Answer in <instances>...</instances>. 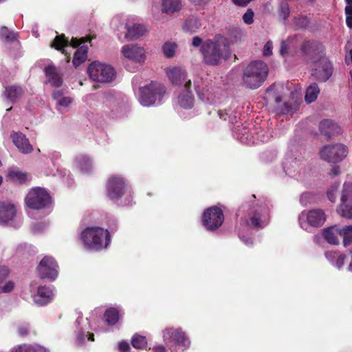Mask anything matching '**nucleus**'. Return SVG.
I'll use <instances>...</instances> for the list:
<instances>
[{
  "mask_svg": "<svg viewBox=\"0 0 352 352\" xmlns=\"http://www.w3.org/2000/svg\"><path fill=\"white\" fill-rule=\"evenodd\" d=\"M204 61L209 65H218L229 55L228 40L217 36L214 41H207L201 47Z\"/></svg>",
  "mask_w": 352,
  "mask_h": 352,
  "instance_id": "1",
  "label": "nucleus"
},
{
  "mask_svg": "<svg viewBox=\"0 0 352 352\" xmlns=\"http://www.w3.org/2000/svg\"><path fill=\"white\" fill-rule=\"evenodd\" d=\"M80 239L87 249L99 252L108 247L111 236L107 229L100 227H88L82 232Z\"/></svg>",
  "mask_w": 352,
  "mask_h": 352,
  "instance_id": "2",
  "label": "nucleus"
},
{
  "mask_svg": "<svg viewBox=\"0 0 352 352\" xmlns=\"http://www.w3.org/2000/svg\"><path fill=\"white\" fill-rule=\"evenodd\" d=\"M268 74L267 65L263 61L256 60L250 63L243 72V84L251 89L261 86Z\"/></svg>",
  "mask_w": 352,
  "mask_h": 352,
  "instance_id": "3",
  "label": "nucleus"
},
{
  "mask_svg": "<svg viewBox=\"0 0 352 352\" xmlns=\"http://www.w3.org/2000/svg\"><path fill=\"white\" fill-rule=\"evenodd\" d=\"M139 92L138 100L144 107L160 104L166 98L164 85L157 82H152L140 87Z\"/></svg>",
  "mask_w": 352,
  "mask_h": 352,
  "instance_id": "4",
  "label": "nucleus"
},
{
  "mask_svg": "<svg viewBox=\"0 0 352 352\" xmlns=\"http://www.w3.org/2000/svg\"><path fill=\"white\" fill-rule=\"evenodd\" d=\"M327 215L322 209L314 208L304 210L298 217L299 226L307 232L322 226L326 221Z\"/></svg>",
  "mask_w": 352,
  "mask_h": 352,
  "instance_id": "5",
  "label": "nucleus"
},
{
  "mask_svg": "<svg viewBox=\"0 0 352 352\" xmlns=\"http://www.w3.org/2000/svg\"><path fill=\"white\" fill-rule=\"evenodd\" d=\"M87 74L91 80L101 83L111 82L116 77V70L111 65L99 61L89 64Z\"/></svg>",
  "mask_w": 352,
  "mask_h": 352,
  "instance_id": "6",
  "label": "nucleus"
},
{
  "mask_svg": "<svg viewBox=\"0 0 352 352\" xmlns=\"http://www.w3.org/2000/svg\"><path fill=\"white\" fill-rule=\"evenodd\" d=\"M162 336L166 344H173L182 352L190 347L191 341L189 336L180 327H166L162 331Z\"/></svg>",
  "mask_w": 352,
  "mask_h": 352,
  "instance_id": "7",
  "label": "nucleus"
},
{
  "mask_svg": "<svg viewBox=\"0 0 352 352\" xmlns=\"http://www.w3.org/2000/svg\"><path fill=\"white\" fill-rule=\"evenodd\" d=\"M26 206L34 210L47 207L51 203V197L43 188L35 187L30 190L25 198Z\"/></svg>",
  "mask_w": 352,
  "mask_h": 352,
  "instance_id": "8",
  "label": "nucleus"
},
{
  "mask_svg": "<svg viewBox=\"0 0 352 352\" xmlns=\"http://www.w3.org/2000/svg\"><path fill=\"white\" fill-rule=\"evenodd\" d=\"M319 154L322 160L329 163H338L346 157L348 148L341 143L327 144L320 148Z\"/></svg>",
  "mask_w": 352,
  "mask_h": 352,
  "instance_id": "9",
  "label": "nucleus"
},
{
  "mask_svg": "<svg viewBox=\"0 0 352 352\" xmlns=\"http://www.w3.org/2000/svg\"><path fill=\"white\" fill-rule=\"evenodd\" d=\"M224 220L221 208L212 206L206 209L202 216V224L208 230H214L219 228Z\"/></svg>",
  "mask_w": 352,
  "mask_h": 352,
  "instance_id": "10",
  "label": "nucleus"
},
{
  "mask_svg": "<svg viewBox=\"0 0 352 352\" xmlns=\"http://www.w3.org/2000/svg\"><path fill=\"white\" fill-rule=\"evenodd\" d=\"M107 193L110 199L118 201L125 193L126 184L120 175L110 177L107 183Z\"/></svg>",
  "mask_w": 352,
  "mask_h": 352,
  "instance_id": "11",
  "label": "nucleus"
},
{
  "mask_svg": "<svg viewBox=\"0 0 352 352\" xmlns=\"http://www.w3.org/2000/svg\"><path fill=\"white\" fill-rule=\"evenodd\" d=\"M338 214L346 219H352V183H344L341 192Z\"/></svg>",
  "mask_w": 352,
  "mask_h": 352,
  "instance_id": "12",
  "label": "nucleus"
},
{
  "mask_svg": "<svg viewBox=\"0 0 352 352\" xmlns=\"http://www.w3.org/2000/svg\"><path fill=\"white\" fill-rule=\"evenodd\" d=\"M248 224L253 228H263L268 223L269 210L265 206H256L250 209Z\"/></svg>",
  "mask_w": 352,
  "mask_h": 352,
  "instance_id": "13",
  "label": "nucleus"
},
{
  "mask_svg": "<svg viewBox=\"0 0 352 352\" xmlns=\"http://www.w3.org/2000/svg\"><path fill=\"white\" fill-rule=\"evenodd\" d=\"M120 52L124 58L136 63L142 64L146 59V50L137 43L124 45Z\"/></svg>",
  "mask_w": 352,
  "mask_h": 352,
  "instance_id": "14",
  "label": "nucleus"
},
{
  "mask_svg": "<svg viewBox=\"0 0 352 352\" xmlns=\"http://www.w3.org/2000/svg\"><path fill=\"white\" fill-rule=\"evenodd\" d=\"M168 80L175 86L191 87V80L187 77L186 70L180 66H170L165 69Z\"/></svg>",
  "mask_w": 352,
  "mask_h": 352,
  "instance_id": "15",
  "label": "nucleus"
},
{
  "mask_svg": "<svg viewBox=\"0 0 352 352\" xmlns=\"http://www.w3.org/2000/svg\"><path fill=\"white\" fill-rule=\"evenodd\" d=\"M0 223L19 226L21 221L18 218L16 206L9 201L0 203Z\"/></svg>",
  "mask_w": 352,
  "mask_h": 352,
  "instance_id": "16",
  "label": "nucleus"
},
{
  "mask_svg": "<svg viewBox=\"0 0 352 352\" xmlns=\"http://www.w3.org/2000/svg\"><path fill=\"white\" fill-rule=\"evenodd\" d=\"M74 326L76 336V342L78 344H84L86 340L94 341V334L89 332L91 329L90 322L87 318L78 316Z\"/></svg>",
  "mask_w": 352,
  "mask_h": 352,
  "instance_id": "17",
  "label": "nucleus"
},
{
  "mask_svg": "<svg viewBox=\"0 0 352 352\" xmlns=\"http://www.w3.org/2000/svg\"><path fill=\"white\" fill-rule=\"evenodd\" d=\"M37 270L41 278L55 280L58 274V265L55 260L50 256H45L41 261Z\"/></svg>",
  "mask_w": 352,
  "mask_h": 352,
  "instance_id": "18",
  "label": "nucleus"
},
{
  "mask_svg": "<svg viewBox=\"0 0 352 352\" xmlns=\"http://www.w3.org/2000/svg\"><path fill=\"white\" fill-rule=\"evenodd\" d=\"M118 31L124 29L126 30L124 38L128 41L137 39L147 32L148 29L141 24H131L129 22L123 21L116 27Z\"/></svg>",
  "mask_w": 352,
  "mask_h": 352,
  "instance_id": "19",
  "label": "nucleus"
},
{
  "mask_svg": "<svg viewBox=\"0 0 352 352\" xmlns=\"http://www.w3.org/2000/svg\"><path fill=\"white\" fill-rule=\"evenodd\" d=\"M10 138L13 144L21 153L29 154L33 151V147L30 144L28 139L22 133L12 131Z\"/></svg>",
  "mask_w": 352,
  "mask_h": 352,
  "instance_id": "20",
  "label": "nucleus"
},
{
  "mask_svg": "<svg viewBox=\"0 0 352 352\" xmlns=\"http://www.w3.org/2000/svg\"><path fill=\"white\" fill-rule=\"evenodd\" d=\"M85 41L82 39L79 41L77 38H72L71 41L72 46H69L68 43V40L65 38L64 35H58L55 37L54 41L51 44L52 47H54L57 50L62 51V52L65 54H67L68 48H74L77 46L81 45L82 43Z\"/></svg>",
  "mask_w": 352,
  "mask_h": 352,
  "instance_id": "21",
  "label": "nucleus"
},
{
  "mask_svg": "<svg viewBox=\"0 0 352 352\" xmlns=\"http://www.w3.org/2000/svg\"><path fill=\"white\" fill-rule=\"evenodd\" d=\"M194 102L195 98L190 87H183L176 98V104L181 108L188 109L193 107Z\"/></svg>",
  "mask_w": 352,
  "mask_h": 352,
  "instance_id": "22",
  "label": "nucleus"
},
{
  "mask_svg": "<svg viewBox=\"0 0 352 352\" xmlns=\"http://www.w3.org/2000/svg\"><path fill=\"white\" fill-rule=\"evenodd\" d=\"M54 296V290L49 287H39L36 294L33 297L34 302L40 306H43L50 302Z\"/></svg>",
  "mask_w": 352,
  "mask_h": 352,
  "instance_id": "23",
  "label": "nucleus"
},
{
  "mask_svg": "<svg viewBox=\"0 0 352 352\" xmlns=\"http://www.w3.org/2000/svg\"><path fill=\"white\" fill-rule=\"evenodd\" d=\"M47 81L52 86L59 87L63 83L62 75L58 72L57 69L53 65H49L45 68Z\"/></svg>",
  "mask_w": 352,
  "mask_h": 352,
  "instance_id": "24",
  "label": "nucleus"
},
{
  "mask_svg": "<svg viewBox=\"0 0 352 352\" xmlns=\"http://www.w3.org/2000/svg\"><path fill=\"white\" fill-rule=\"evenodd\" d=\"M319 129L321 133L327 137H331L341 133L340 127L331 120H324L321 121Z\"/></svg>",
  "mask_w": 352,
  "mask_h": 352,
  "instance_id": "25",
  "label": "nucleus"
},
{
  "mask_svg": "<svg viewBox=\"0 0 352 352\" xmlns=\"http://www.w3.org/2000/svg\"><path fill=\"white\" fill-rule=\"evenodd\" d=\"M302 51L307 55L322 56L324 53V46L316 41H305L302 45Z\"/></svg>",
  "mask_w": 352,
  "mask_h": 352,
  "instance_id": "26",
  "label": "nucleus"
},
{
  "mask_svg": "<svg viewBox=\"0 0 352 352\" xmlns=\"http://www.w3.org/2000/svg\"><path fill=\"white\" fill-rule=\"evenodd\" d=\"M52 97L56 101V109L62 113L66 112L67 108L73 102L72 97L64 96L60 91H54Z\"/></svg>",
  "mask_w": 352,
  "mask_h": 352,
  "instance_id": "27",
  "label": "nucleus"
},
{
  "mask_svg": "<svg viewBox=\"0 0 352 352\" xmlns=\"http://www.w3.org/2000/svg\"><path fill=\"white\" fill-rule=\"evenodd\" d=\"M342 228L338 225H335L322 231V234L324 239L330 244L337 245L339 243L338 236H341Z\"/></svg>",
  "mask_w": 352,
  "mask_h": 352,
  "instance_id": "28",
  "label": "nucleus"
},
{
  "mask_svg": "<svg viewBox=\"0 0 352 352\" xmlns=\"http://www.w3.org/2000/svg\"><path fill=\"white\" fill-rule=\"evenodd\" d=\"M332 64L327 60H324L322 66L314 71L313 75L321 81H327L332 75Z\"/></svg>",
  "mask_w": 352,
  "mask_h": 352,
  "instance_id": "29",
  "label": "nucleus"
},
{
  "mask_svg": "<svg viewBox=\"0 0 352 352\" xmlns=\"http://www.w3.org/2000/svg\"><path fill=\"white\" fill-rule=\"evenodd\" d=\"M161 10L166 14L177 12L182 8V0H160Z\"/></svg>",
  "mask_w": 352,
  "mask_h": 352,
  "instance_id": "30",
  "label": "nucleus"
},
{
  "mask_svg": "<svg viewBox=\"0 0 352 352\" xmlns=\"http://www.w3.org/2000/svg\"><path fill=\"white\" fill-rule=\"evenodd\" d=\"M75 163L78 169L82 173H89L92 170V161L90 157L87 155H78L76 158Z\"/></svg>",
  "mask_w": 352,
  "mask_h": 352,
  "instance_id": "31",
  "label": "nucleus"
},
{
  "mask_svg": "<svg viewBox=\"0 0 352 352\" xmlns=\"http://www.w3.org/2000/svg\"><path fill=\"white\" fill-rule=\"evenodd\" d=\"M296 36H291L286 40H283L280 43V54L281 56H286L291 54L296 48Z\"/></svg>",
  "mask_w": 352,
  "mask_h": 352,
  "instance_id": "32",
  "label": "nucleus"
},
{
  "mask_svg": "<svg viewBox=\"0 0 352 352\" xmlns=\"http://www.w3.org/2000/svg\"><path fill=\"white\" fill-rule=\"evenodd\" d=\"M300 166V161L296 158H292L290 155H287L285 162H283V168L289 176H293L294 173L297 171Z\"/></svg>",
  "mask_w": 352,
  "mask_h": 352,
  "instance_id": "33",
  "label": "nucleus"
},
{
  "mask_svg": "<svg viewBox=\"0 0 352 352\" xmlns=\"http://www.w3.org/2000/svg\"><path fill=\"white\" fill-rule=\"evenodd\" d=\"M87 58V47L82 45L76 50L74 53L73 65L75 67L83 63Z\"/></svg>",
  "mask_w": 352,
  "mask_h": 352,
  "instance_id": "34",
  "label": "nucleus"
},
{
  "mask_svg": "<svg viewBox=\"0 0 352 352\" xmlns=\"http://www.w3.org/2000/svg\"><path fill=\"white\" fill-rule=\"evenodd\" d=\"M23 93L22 87L12 85L6 88L5 96L8 100L15 101Z\"/></svg>",
  "mask_w": 352,
  "mask_h": 352,
  "instance_id": "35",
  "label": "nucleus"
},
{
  "mask_svg": "<svg viewBox=\"0 0 352 352\" xmlns=\"http://www.w3.org/2000/svg\"><path fill=\"white\" fill-rule=\"evenodd\" d=\"M320 93V89L316 83L311 84L306 90L305 100L309 104L315 101Z\"/></svg>",
  "mask_w": 352,
  "mask_h": 352,
  "instance_id": "36",
  "label": "nucleus"
},
{
  "mask_svg": "<svg viewBox=\"0 0 352 352\" xmlns=\"http://www.w3.org/2000/svg\"><path fill=\"white\" fill-rule=\"evenodd\" d=\"M201 26L199 21L195 17L190 18L186 21L183 25V29L186 32H195Z\"/></svg>",
  "mask_w": 352,
  "mask_h": 352,
  "instance_id": "37",
  "label": "nucleus"
},
{
  "mask_svg": "<svg viewBox=\"0 0 352 352\" xmlns=\"http://www.w3.org/2000/svg\"><path fill=\"white\" fill-rule=\"evenodd\" d=\"M104 319L108 324H115L119 319L118 311L115 308L107 309L104 314Z\"/></svg>",
  "mask_w": 352,
  "mask_h": 352,
  "instance_id": "38",
  "label": "nucleus"
},
{
  "mask_svg": "<svg viewBox=\"0 0 352 352\" xmlns=\"http://www.w3.org/2000/svg\"><path fill=\"white\" fill-rule=\"evenodd\" d=\"M8 177L15 182H23L27 179V174L16 169H10L8 171Z\"/></svg>",
  "mask_w": 352,
  "mask_h": 352,
  "instance_id": "39",
  "label": "nucleus"
},
{
  "mask_svg": "<svg viewBox=\"0 0 352 352\" xmlns=\"http://www.w3.org/2000/svg\"><path fill=\"white\" fill-rule=\"evenodd\" d=\"M177 45L173 41H167L162 46V51L164 56L168 58H172L174 56Z\"/></svg>",
  "mask_w": 352,
  "mask_h": 352,
  "instance_id": "40",
  "label": "nucleus"
},
{
  "mask_svg": "<svg viewBox=\"0 0 352 352\" xmlns=\"http://www.w3.org/2000/svg\"><path fill=\"white\" fill-rule=\"evenodd\" d=\"M341 236L343 238V244L344 247L352 243V226L342 227Z\"/></svg>",
  "mask_w": 352,
  "mask_h": 352,
  "instance_id": "41",
  "label": "nucleus"
},
{
  "mask_svg": "<svg viewBox=\"0 0 352 352\" xmlns=\"http://www.w3.org/2000/svg\"><path fill=\"white\" fill-rule=\"evenodd\" d=\"M131 344L136 349H144L147 345V340L145 336L135 334L131 339Z\"/></svg>",
  "mask_w": 352,
  "mask_h": 352,
  "instance_id": "42",
  "label": "nucleus"
},
{
  "mask_svg": "<svg viewBox=\"0 0 352 352\" xmlns=\"http://www.w3.org/2000/svg\"><path fill=\"white\" fill-rule=\"evenodd\" d=\"M278 19L285 22L290 14L289 5L287 3H281L278 7Z\"/></svg>",
  "mask_w": 352,
  "mask_h": 352,
  "instance_id": "43",
  "label": "nucleus"
},
{
  "mask_svg": "<svg viewBox=\"0 0 352 352\" xmlns=\"http://www.w3.org/2000/svg\"><path fill=\"white\" fill-rule=\"evenodd\" d=\"M197 91L199 98L202 100H205L208 102H212L214 101L213 94L210 88L206 87L202 89H197Z\"/></svg>",
  "mask_w": 352,
  "mask_h": 352,
  "instance_id": "44",
  "label": "nucleus"
},
{
  "mask_svg": "<svg viewBox=\"0 0 352 352\" xmlns=\"http://www.w3.org/2000/svg\"><path fill=\"white\" fill-rule=\"evenodd\" d=\"M276 103L277 104V111L282 114H288L292 110V107L287 102H284L282 106L279 105L281 102L280 97L278 96L275 99Z\"/></svg>",
  "mask_w": 352,
  "mask_h": 352,
  "instance_id": "45",
  "label": "nucleus"
},
{
  "mask_svg": "<svg viewBox=\"0 0 352 352\" xmlns=\"http://www.w3.org/2000/svg\"><path fill=\"white\" fill-rule=\"evenodd\" d=\"M339 184H334L332 185L327 191L328 199L331 202H335L336 200V192L338 189Z\"/></svg>",
  "mask_w": 352,
  "mask_h": 352,
  "instance_id": "46",
  "label": "nucleus"
},
{
  "mask_svg": "<svg viewBox=\"0 0 352 352\" xmlns=\"http://www.w3.org/2000/svg\"><path fill=\"white\" fill-rule=\"evenodd\" d=\"M15 287V283L12 280L6 281L3 285H1V291L2 293H10Z\"/></svg>",
  "mask_w": 352,
  "mask_h": 352,
  "instance_id": "47",
  "label": "nucleus"
},
{
  "mask_svg": "<svg viewBox=\"0 0 352 352\" xmlns=\"http://www.w3.org/2000/svg\"><path fill=\"white\" fill-rule=\"evenodd\" d=\"M243 20L248 25H250L254 22V12L252 9H248L243 15Z\"/></svg>",
  "mask_w": 352,
  "mask_h": 352,
  "instance_id": "48",
  "label": "nucleus"
},
{
  "mask_svg": "<svg viewBox=\"0 0 352 352\" xmlns=\"http://www.w3.org/2000/svg\"><path fill=\"white\" fill-rule=\"evenodd\" d=\"M29 352H50V350L40 344H28Z\"/></svg>",
  "mask_w": 352,
  "mask_h": 352,
  "instance_id": "49",
  "label": "nucleus"
},
{
  "mask_svg": "<svg viewBox=\"0 0 352 352\" xmlns=\"http://www.w3.org/2000/svg\"><path fill=\"white\" fill-rule=\"evenodd\" d=\"M313 200V195L310 192H304L301 195L300 201L302 205L307 206L311 204Z\"/></svg>",
  "mask_w": 352,
  "mask_h": 352,
  "instance_id": "50",
  "label": "nucleus"
},
{
  "mask_svg": "<svg viewBox=\"0 0 352 352\" xmlns=\"http://www.w3.org/2000/svg\"><path fill=\"white\" fill-rule=\"evenodd\" d=\"M45 156L50 158L52 164H55V161L59 160L61 155L58 151H49L47 154H45Z\"/></svg>",
  "mask_w": 352,
  "mask_h": 352,
  "instance_id": "51",
  "label": "nucleus"
},
{
  "mask_svg": "<svg viewBox=\"0 0 352 352\" xmlns=\"http://www.w3.org/2000/svg\"><path fill=\"white\" fill-rule=\"evenodd\" d=\"M346 256L344 254L338 252L337 258L336 259L334 266L338 269H340L344 264Z\"/></svg>",
  "mask_w": 352,
  "mask_h": 352,
  "instance_id": "52",
  "label": "nucleus"
},
{
  "mask_svg": "<svg viewBox=\"0 0 352 352\" xmlns=\"http://www.w3.org/2000/svg\"><path fill=\"white\" fill-rule=\"evenodd\" d=\"M0 36L2 38L6 41H11L14 38V35L12 32H9L7 28H2L0 32Z\"/></svg>",
  "mask_w": 352,
  "mask_h": 352,
  "instance_id": "53",
  "label": "nucleus"
},
{
  "mask_svg": "<svg viewBox=\"0 0 352 352\" xmlns=\"http://www.w3.org/2000/svg\"><path fill=\"white\" fill-rule=\"evenodd\" d=\"M272 49H273V44L271 41H267L263 47V55L265 56H269L272 54Z\"/></svg>",
  "mask_w": 352,
  "mask_h": 352,
  "instance_id": "54",
  "label": "nucleus"
},
{
  "mask_svg": "<svg viewBox=\"0 0 352 352\" xmlns=\"http://www.w3.org/2000/svg\"><path fill=\"white\" fill-rule=\"evenodd\" d=\"M10 352H29L28 344H23L14 346Z\"/></svg>",
  "mask_w": 352,
  "mask_h": 352,
  "instance_id": "55",
  "label": "nucleus"
},
{
  "mask_svg": "<svg viewBox=\"0 0 352 352\" xmlns=\"http://www.w3.org/2000/svg\"><path fill=\"white\" fill-rule=\"evenodd\" d=\"M58 169L56 167V164H52V167H48V168H45V170H44V173L47 176H55L56 175V173L58 172Z\"/></svg>",
  "mask_w": 352,
  "mask_h": 352,
  "instance_id": "56",
  "label": "nucleus"
},
{
  "mask_svg": "<svg viewBox=\"0 0 352 352\" xmlns=\"http://www.w3.org/2000/svg\"><path fill=\"white\" fill-rule=\"evenodd\" d=\"M338 252H327L325 254V256L327 258V260L333 265H334V263L336 261V259L337 258V255Z\"/></svg>",
  "mask_w": 352,
  "mask_h": 352,
  "instance_id": "57",
  "label": "nucleus"
},
{
  "mask_svg": "<svg viewBox=\"0 0 352 352\" xmlns=\"http://www.w3.org/2000/svg\"><path fill=\"white\" fill-rule=\"evenodd\" d=\"M9 270L5 266L0 267V284L2 283L3 280L8 276Z\"/></svg>",
  "mask_w": 352,
  "mask_h": 352,
  "instance_id": "58",
  "label": "nucleus"
},
{
  "mask_svg": "<svg viewBox=\"0 0 352 352\" xmlns=\"http://www.w3.org/2000/svg\"><path fill=\"white\" fill-rule=\"evenodd\" d=\"M45 228V224L43 223H38L34 225L32 230L35 232H41Z\"/></svg>",
  "mask_w": 352,
  "mask_h": 352,
  "instance_id": "59",
  "label": "nucleus"
},
{
  "mask_svg": "<svg viewBox=\"0 0 352 352\" xmlns=\"http://www.w3.org/2000/svg\"><path fill=\"white\" fill-rule=\"evenodd\" d=\"M252 0H232L233 3L239 6H245Z\"/></svg>",
  "mask_w": 352,
  "mask_h": 352,
  "instance_id": "60",
  "label": "nucleus"
},
{
  "mask_svg": "<svg viewBox=\"0 0 352 352\" xmlns=\"http://www.w3.org/2000/svg\"><path fill=\"white\" fill-rule=\"evenodd\" d=\"M118 346L120 350L122 351H126L129 348V345L126 342H120Z\"/></svg>",
  "mask_w": 352,
  "mask_h": 352,
  "instance_id": "61",
  "label": "nucleus"
},
{
  "mask_svg": "<svg viewBox=\"0 0 352 352\" xmlns=\"http://www.w3.org/2000/svg\"><path fill=\"white\" fill-rule=\"evenodd\" d=\"M201 42H202V40L199 37L195 36L192 38V45L194 47H199L201 44Z\"/></svg>",
  "mask_w": 352,
  "mask_h": 352,
  "instance_id": "62",
  "label": "nucleus"
},
{
  "mask_svg": "<svg viewBox=\"0 0 352 352\" xmlns=\"http://www.w3.org/2000/svg\"><path fill=\"white\" fill-rule=\"evenodd\" d=\"M153 352H166V348L163 345H158L154 346L153 349Z\"/></svg>",
  "mask_w": 352,
  "mask_h": 352,
  "instance_id": "63",
  "label": "nucleus"
},
{
  "mask_svg": "<svg viewBox=\"0 0 352 352\" xmlns=\"http://www.w3.org/2000/svg\"><path fill=\"white\" fill-rule=\"evenodd\" d=\"M345 13L347 16H352V6H351V4L346 6Z\"/></svg>",
  "mask_w": 352,
  "mask_h": 352,
  "instance_id": "64",
  "label": "nucleus"
}]
</instances>
